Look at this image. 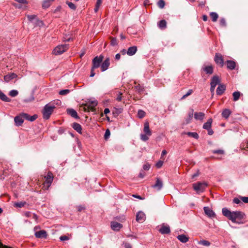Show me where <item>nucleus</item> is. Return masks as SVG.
Instances as JSON below:
<instances>
[{"mask_svg": "<svg viewBox=\"0 0 248 248\" xmlns=\"http://www.w3.org/2000/svg\"><path fill=\"white\" fill-rule=\"evenodd\" d=\"M157 5L160 8H163L165 6V2L163 0H159L157 2Z\"/></svg>", "mask_w": 248, "mask_h": 248, "instance_id": "obj_46", "label": "nucleus"}, {"mask_svg": "<svg viewBox=\"0 0 248 248\" xmlns=\"http://www.w3.org/2000/svg\"><path fill=\"white\" fill-rule=\"evenodd\" d=\"M70 92V90L68 89L62 90L59 92V94L61 95H64L69 93Z\"/></svg>", "mask_w": 248, "mask_h": 248, "instance_id": "obj_44", "label": "nucleus"}, {"mask_svg": "<svg viewBox=\"0 0 248 248\" xmlns=\"http://www.w3.org/2000/svg\"><path fill=\"white\" fill-rule=\"evenodd\" d=\"M241 94V93L239 91H236V92H234V93H232L233 100L234 101H236L238 100H239Z\"/></svg>", "mask_w": 248, "mask_h": 248, "instance_id": "obj_34", "label": "nucleus"}, {"mask_svg": "<svg viewBox=\"0 0 248 248\" xmlns=\"http://www.w3.org/2000/svg\"><path fill=\"white\" fill-rule=\"evenodd\" d=\"M163 164V161L162 160H159L155 164V166L157 168H160Z\"/></svg>", "mask_w": 248, "mask_h": 248, "instance_id": "obj_50", "label": "nucleus"}, {"mask_svg": "<svg viewBox=\"0 0 248 248\" xmlns=\"http://www.w3.org/2000/svg\"><path fill=\"white\" fill-rule=\"evenodd\" d=\"M68 46L67 44L59 45L53 49V53L56 55H61L68 49Z\"/></svg>", "mask_w": 248, "mask_h": 248, "instance_id": "obj_7", "label": "nucleus"}, {"mask_svg": "<svg viewBox=\"0 0 248 248\" xmlns=\"http://www.w3.org/2000/svg\"><path fill=\"white\" fill-rule=\"evenodd\" d=\"M145 219V215L142 211H139L136 215V220L139 222H142Z\"/></svg>", "mask_w": 248, "mask_h": 248, "instance_id": "obj_13", "label": "nucleus"}, {"mask_svg": "<svg viewBox=\"0 0 248 248\" xmlns=\"http://www.w3.org/2000/svg\"><path fill=\"white\" fill-rule=\"evenodd\" d=\"M222 215L231 220L233 223L238 224L243 223L242 222L237 221L236 220H241L245 217V214L242 212L239 211L231 212L227 208L224 207L222 209Z\"/></svg>", "mask_w": 248, "mask_h": 248, "instance_id": "obj_1", "label": "nucleus"}, {"mask_svg": "<svg viewBox=\"0 0 248 248\" xmlns=\"http://www.w3.org/2000/svg\"><path fill=\"white\" fill-rule=\"evenodd\" d=\"M66 3L68 5V6H69V7L72 9V10H76V6H75V5L72 2H69V1H66Z\"/></svg>", "mask_w": 248, "mask_h": 248, "instance_id": "obj_43", "label": "nucleus"}, {"mask_svg": "<svg viewBox=\"0 0 248 248\" xmlns=\"http://www.w3.org/2000/svg\"><path fill=\"white\" fill-rule=\"evenodd\" d=\"M18 94V92L16 90H12L9 93V95L11 97H15Z\"/></svg>", "mask_w": 248, "mask_h": 248, "instance_id": "obj_41", "label": "nucleus"}, {"mask_svg": "<svg viewBox=\"0 0 248 248\" xmlns=\"http://www.w3.org/2000/svg\"><path fill=\"white\" fill-rule=\"evenodd\" d=\"M15 1L18 2L19 3L21 4H27V0H15Z\"/></svg>", "mask_w": 248, "mask_h": 248, "instance_id": "obj_59", "label": "nucleus"}, {"mask_svg": "<svg viewBox=\"0 0 248 248\" xmlns=\"http://www.w3.org/2000/svg\"><path fill=\"white\" fill-rule=\"evenodd\" d=\"M24 118L22 116V114L20 116H17L15 117L14 121L16 125L20 126L24 122Z\"/></svg>", "mask_w": 248, "mask_h": 248, "instance_id": "obj_20", "label": "nucleus"}, {"mask_svg": "<svg viewBox=\"0 0 248 248\" xmlns=\"http://www.w3.org/2000/svg\"><path fill=\"white\" fill-rule=\"evenodd\" d=\"M226 90V86L224 84H219L217 89V94L218 95H222Z\"/></svg>", "mask_w": 248, "mask_h": 248, "instance_id": "obj_16", "label": "nucleus"}, {"mask_svg": "<svg viewBox=\"0 0 248 248\" xmlns=\"http://www.w3.org/2000/svg\"><path fill=\"white\" fill-rule=\"evenodd\" d=\"M215 61L217 64H219L221 66L223 65V60L221 55L216 54L215 57Z\"/></svg>", "mask_w": 248, "mask_h": 248, "instance_id": "obj_21", "label": "nucleus"}, {"mask_svg": "<svg viewBox=\"0 0 248 248\" xmlns=\"http://www.w3.org/2000/svg\"><path fill=\"white\" fill-rule=\"evenodd\" d=\"M212 153L215 154H224V151L223 150L218 149L212 151Z\"/></svg>", "mask_w": 248, "mask_h": 248, "instance_id": "obj_45", "label": "nucleus"}, {"mask_svg": "<svg viewBox=\"0 0 248 248\" xmlns=\"http://www.w3.org/2000/svg\"><path fill=\"white\" fill-rule=\"evenodd\" d=\"M186 134L188 136L192 137L195 139H198L199 138V135L196 132H188L186 133Z\"/></svg>", "mask_w": 248, "mask_h": 248, "instance_id": "obj_35", "label": "nucleus"}, {"mask_svg": "<svg viewBox=\"0 0 248 248\" xmlns=\"http://www.w3.org/2000/svg\"><path fill=\"white\" fill-rule=\"evenodd\" d=\"M208 186L205 182H198L192 184V187L197 194H200L204 191Z\"/></svg>", "mask_w": 248, "mask_h": 248, "instance_id": "obj_3", "label": "nucleus"}, {"mask_svg": "<svg viewBox=\"0 0 248 248\" xmlns=\"http://www.w3.org/2000/svg\"><path fill=\"white\" fill-rule=\"evenodd\" d=\"M150 165L149 164H145L143 166V169L146 170H149L150 169Z\"/></svg>", "mask_w": 248, "mask_h": 248, "instance_id": "obj_54", "label": "nucleus"}, {"mask_svg": "<svg viewBox=\"0 0 248 248\" xmlns=\"http://www.w3.org/2000/svg\"><path fill=\"white\" fill-rule=\"evenodd\" d=\"M45 178L46 181L43 184V187L45 189H48L53 181L54 176L53 173L51 171H48Z\"/></svg>", "mask_w": 248, "mask_h": 248, "instance_id": "obj_5", "label": "nucleus"}, {"mask_svg": "<svg viewBox=\"0 0 248 248\" xmlns=\"http://www.w3.org/2000/svg\"><path fill=\"white\" fill-rule=\"evenodd\" d=\"M72 127L74 130H76L78 133H81L82 127L80 124L77 123H74L72 124Z\"/></svg>", "mask_w": 248, "mask_h": 248, "instance_id": "obj_28", "label": "nucleus"}, {"mask_svg": "<svg viewBox=\"0 0 248 248\" xmlns=\"http://www.w3.org/2000/svg\"><path fill=\"white\" fill-rule=\"evenodd\" d=\"M202 70L207 74L211 75L213 73V67L212 65L205 66L202 68Z\"/></svg>", "mask_w": 248, "mask_h": 248, "instance_id": "obj_25", "label": "nucleus"}, {"mask_svg": "<svg viewBox=\"0 0 248 248\" xmlns=\"http://www.w3.org/2000/svg\"><path fill=\"white\" fill-rule=\"evenodd\" d=\"M233 202L236 204H239L240 203V200L238 198H234L233 199Z\"/></svg>", "mask_w": 248, "mask_h": 248, "instance_id": "obj_55", "label": "nucleus"}, {"mask_svg": "<svg viewBox=\"0 0 248 248\" xmlns=\"http://www.w3.org/2000/svg\"><path fill=\"white\" fill-rule=\"evenodd\" d=\"M109 61V58H107L100 65L101 70L102 72H104L108 69L110 65Z\"/></svg>", "mask_w": 248, "mask_h": 248, "instance_id": "obj_10", "label": "nucleus"}, {"mask_svg": "<svg viewBox=\"0 0 248 248\" xmlns=\"http://www.w3.org/2000/svg\"><path fill=\"white\" fill-rule=\"evenodd\" d=\"M203 210L205 214L209 217L212 218L215 217L216 216V214L215 212L208 206H205L203 208Z\"/></svg>", "mask_w": 248, "mask_h": 248, "instance_id": "obj_11", "label": "nucleus"}, {"mask_svg": "<svg viewBox=\"0 0 248 248\" xmlns=\"http://www.w3.org/2000/svg\"><path fill=\"white\" fill-rule=\"evenodd\" d=\"M0 248H11L8 246L3 245L0 242Z\"/></svg>", "mask_w": 248, "mask_h": 248, "instance_id": "obj_64", "label": "nucleus"}, {"mask_svg": "<svg viewBox=\"0 0 248 248\" xmlns=\"http://www.w3.org/2000/svg\"><path fill=\"white\" fill-rule=\"evenodd\" d=\"M110 135V131L108 129H107L106 131H105V135H104V138L105 140H107L108 138V137H109Z\"/></svg>", "mask_w": 248, "mask_h": 248, "instance_id": "obj_48", "label": "nucleus"}, {"mask_svg": "<svg viewBox=\"0 0 248 248\" xmlns=\"http://www.w3.org/2000/svg\"><path fill=\"white\" fill-rule=\"evenodd\" d=\"M200 173H199V170H198L197 171L194 173L192 175V178H194L195 177L198 176L199 175Z\"/></svg>", "mask_w": 248, "mask_h": 248, "instance_id": "obj_62", "label": "nucleus"}, {"mask_svg": "<svg viewBox=\"0 0 248 248\" xmlns=\"http://www.w3.org/2000/svg\"><path fill=\"white\" fill-rule=\"evenodd\" d=\"M55 0H45L42 3V7L44 9L48 8L51 4V1H54Z\"/></svg>", "mask_w": 248, "mask_h": 248, "instance_id": "obj_32", "label": "nucleus"}, {"mask_svg": "<svg viewBox=\"0 0 248 248\" xmlns=\"http://www.w3.org/2000/svg\"><path fill=\"white\" fill-rule=\"evenodd\" d=\"M104 57L103 55H100L99 56L95 57L92 61L93 69H95L100 66L101 63L103 61Z\"/></svg>", "mask_w": 248, "mask_h": 248, "instance_id": "obj_8", "label": "nucleus"}, {"mask_svg": "<svg viewBox=\"0 0 248 248\" xmlns=\"http://www.w3.org/2000/svg\"><path fill=\"white\" fill-rule=\"evenodd\" d=\"M26 204V202H15L14 204V206L15 207L21 208L24 207Z\"/></svg>", "mask_w": 248, "mask_h": 248, "instance_id": "obj_38", "label": "nucleus"}, {"mask_svg": "<svg viewBox=\"0 0 248 248\" xmlns=\"http://www.w3.org/2000/svg\"><path fill=\"white\" fill-rule=\"evenodd\" d=\"M215 87H215V86H212V85H211V87H210V91H211V93H212V94H214V93Z\"/></svg>", "mask_w": 248, "mask_h": 248, "instance_id": "obj_63", "label": "nucleus"}, {"mask_svg": "<svg viewBox=\"0 0 248 248\" xmlns=\"http://www.w3.org/2000/svg\"><path fill=\"white\" fill-rule=\"evenodd\" d=\"M219 24L221 26L226 27V22L225 19L224 18H221L220 19Z\"/></svg>", "mask_w": 248, "mask_h": 248, "instance_id": "obj_47", "label": "nucleus"}, {"mask_svg": "<svg viewBox=\"0 0 248 248\" xmlns=\"http://www.w3.org/2000/svg\"><path fill=\"white\" fill-rule=\"evenodd\" d=\"M177 239L181 242L185 243L188 241V237L185 234H180L177 236Z\"/></svg>", "mask_w": 248, "mask_h": 248, "instance_id": "obj_29", "label": "nucleus"}, {"mask_svg": "<svg viewBox=\"0 0 248 248\" xmlns=\"http://www.w3.org/2000/svg\"><path fill=\"white\" fill-rule=\"evenodd\" d=\"M26 16L29 21L33 24L34 27H40L43 25L42 21L38 19L36 15H27Z\"/></svg>", "mask_w": 248, "mask_h": 248, "instance_id": "obj_6", "label": "nucleus"}, {"mask_svg": "<svg viewBox=\"0 0 248 248\" xmlns=\"http://www.w3.org/2000/svg\"><path fill=\"white\" fill-rule=\"evenodd\" d=\"M68 239V237L66 235H62L60 237V239L61 241L67 240Z\"/></svg>", "mask_w": 248, "mask_h": 248, "instance_id": "obj_56", "label": "nucleus"}, {"mask_svg": "<svg viewBox=\"0 0 248 248\" xmlns=\"http://www.w3.org/2000/svg\"><path fill=\"white\" fill-rule=\"evenodd\" d=\"M145 115V112L142 110H139L138 112V116L139 118L142 119Z\"/></svg>", "mask_w": 248, "mask_h": 248, "instance_id": "obj_42", "label": "nucleus"}, {"mask_svg": "<svg viewBox=\"0 0 248 248\" xmlns=\"http://www.w3.org/2000/svg\"><path fill=\"white\" fill-rule=\"evenodd\" d=\"M143 132L144 134H141L140 139L143 141H146L149 140V137L152 135V131L150 129L149 123L146 122L144 124Z\"/></svg>", "mask_w": 248, "mask_h": 248, "instance_id": "obj_4", "label": "nucleus"}, {"mask_svg": "<svg viewBox=\"0 0 248 248\" xmlns=\"http://www.w3.org/2000/svg\"><path fill=\"white\" fill-rule=\"evenodd\" d=\"M67 113L71 117L75 118L78 119L79 117L78 115L77 111L73 108H68L67 109Z\"/></svg>", "mask_w": 248, "mask_h": 248, "instance_id": "obj_23", "label": "nucleus"}, {"mask_svg": "<svg viewBox=\"0 0 248 248\" xmlns=\"http://www.w3.org/2000/svg\"><path fill=\"white\" fill-rule=\"evenodd\" d=\"M123 245L124 248H132L131 244L128 243H124Z\"/></svg>", "mask_w": 248, "mask_h": 248, "instance_id": "obj_57", "label": "nucleus"}, {"mask_svg": "<svg viewBox=\"0 0 248 248\" xmlns=\"http://www.w3.org/2000/svg\"><path fill=\"white\" fill-rule=\"evenodd\" d=\"M135 89L139 93H140L144 90V87L139 84L135 86Z\"/></svg>", "mask_w": 248, "mask_h": 248, "instance_id": "obj_39", "label": "nucleus"}, {"mask_svg": "<svg viewBox=\"0 0 248 248\" xmlns=\"http://www.w3.org/2000/svg\"><path fill=\"white\" fill-rule=\"evenodd\" d=\"M210 16L212 18V20L213 22H216L217 21L218 17V16L217 15V14L216 12H211L210 13Z\"/></svg>", "mask_w": 248, "mask_h": 248, "instance_id": "obj_36", "label": "nucleus"}, {"mask_svg": "<svg viewBox=\"0 0 248 248\" xmlns=\"http://www.w3.org/2000/svg\"><path fill=\"white\" fill-rule=\"evenodd\" d=\"M22 116L23 117L24 119L28 120L30 122L34 121L37 118V115L36 114H34L32 116H30L27 113H22Z\"/></svg>", "mask_w": 248, "mask_h": 248, "instance_id": "obj_14", "label": "nucleus"}, {"mask_svg": "<svg viewBox=\"0 0 248 248\" xmlns=\"http://www.w3.org/2000/svg\"><path fill=\"white\" fill-rule=\"evenodd\" d=\"M163 186V182L159 178H157L155 183L153 186V187L156 188L157 190H160Z\"/></svg>", "mask_w": 248, "mask_h": 248, "instance_id": "obj_18", "label": "nucleus"}, {"mask_svg": "<svg viewBox=\"0 0 248 248\" xmlns=\"http://www.w3.org/2000/svg\"><path fill=\"white\" fill-rule=\"evenodd\" d=\"M85 209V207L82 205H79L77 206V209L78 211H81Z\"/></svg>", "mask_w": 248, "mask_h": 248, "instance_id": "obj_60", "label": "nucleus"}, {"mask_svg": "<svg viewBox=\"0 0 248 248\" xmlns=\"http://www.w3.org/2000/svg\"><path fill=\"white\" fill-rule=\"evenodd\" d=\"M194 118L196 120H199L202 121L205 116V114L203 112H195L194 114Z\"/></svg>", "mask_w": 248, "mask_h": 248, "instance_id": "obj_26", "label": "nucleus"}, {"mask_svg": "<svg viewBox=\"0 0 248 248\" xmlns=\"http://www.w3.org/2000/svg\"><path fill=\"white\" fill-rule=\"evenodd\" d=\"M49 104H53L55 105V106H60L61 104V101L59 100H54L53 102H51L49 103Z\"/></svg>", "mask_w": 248, "mask_h": 248, "instance_id": "obj_49", "label": "nucleus"}, {"mask_svg": "<svg viewBox=\"0 0 248 248\" xmlns=\"http://www.w3.org/2000/svg\"><path fill=\"white\" fill-rule=\"evenodd\" d=\"M122 93H121V92H119L118 94L117 95V96L116 98L117 101H121L122 100Z\"/></svg>", "mask_w": 248, "mask_h": 248, "instance_id": "obj_53", "label": "nucleus"}, {"mask_svg": "<svg viewBox=\"0 0 248 248\" xmlns=\"http://www.w3.org/2000/svg\"><path fill=\"white\" fill-rule=\"evenodd\" d=\"M227 67L230 70H233L236 66V63L234 61L232 60H227L226 61Z\"/></svg>", "mask_w": 248, "mask_h": 248, "instance_id": "obj_24", "label": "nucleus"}, {"mask_svg": "<svg viewBox=\"0 0 248 248\" xmlns=\"http://www.w3.org/2000/svg\"><path fill=\"white\" fill-rule=\"evenodd\" d=\"M17 77V75L14 73H11L8 74L4 77V79L5 82H8L10 81L11 80Z\"/></svg>", "mask_w": 248, "mask_h": 248, "instance_id": "obj_17", "label": "nucleus"}, {"mask_svg": "<svg viewBox=\"0 0 248 248\" xmlns=\"http://www.w3.org/2000/svg\"><path fill=\"white\" fill-rule=\"evenodd\" d=\"M0 99L3 101L6 102H10L11 99L7 97V96L0 90Z\"/></svg>", "mask_w": 248, "mask_h": 248, "instance_id": "obj_30", "label": "nucleus"}, {"mask_svg": "<svg viewBox=\"0 0 248 248\" xmlns=\"http://www.w3.org/2000/svg\"><path fill=\"white\" fill-rule=\"evenodd\" d=\"M35 236L39 238H45L47 236V233L46 231L41 230L35 232Z\"/></svg>", "mask_w": 248, "mask_h": 248, "instance_id": "obj_15", "label": "nucleus"}, {"mask_svg": "<svg viewBox=\"0 0 248 248\" xmlns=\"http://www.w3.org/2000/svg\"><path fill=\"white\" fill-rule=\"evenodd\" d=\"M198 244L206 247H208L211 245L210 242L205 240H202L199 241Z\"/></svg>", "mask_w": 248, "mask_h": 248, "instance_id": "obj_40", "label": "nucleus"}, {"mask_svg": "<svg viewBox=\"0 0 248 248\" xmlns=\"http://www.w3.org/2000/svg\"><path fill=\"white\" fill-rule=\"evenodd\" d=\"M55 108V106L54 104L49 103L46 104L42 111L43 118L45 120H48Z\"/></svg>", "mask_w": 248, "mask_h": 248, "instance_id": "obj_2", "label": "nucleus"}, {"mask_svg": "<svg viewBox=\"0 0 248 248\" xmlns=\"http://www.w3.org/2000/svg\"><path fill=\"white\" fill-rule=\"evenodd\" d=\"M110 44L112 46H115L117 45V42L116 38H112L110 42Z\"/></svg>", "mask_w": 248, "mask_h": 248, "instance_id": "obj_51", "label": "nucleus"}, {"mask_svg": "<svg viewBox=\"0 0 248 248\" xmlns=\"http://www.w3.org/2000/svg\"><path fill=\"white\" fill-rule=\"evenodd\" d=\"M231 113V111L229 109H225L223 110L222 112V116L223 118L226 119H228L230 114Z\"/></svg>", "mask_w": 248, "mask_h": 248, "instance_id": "obj_31", "label": "nucleus"}, {"mask_svg": "<svg viewBox=\"0 0 248 248\" xmlns=\"http://www.w3.org/2000/svg\"><path fill=\"white\" fill-rule=\"evenodd\" d=\"M122 109L121 108H114L113 110L112 113L113 116L116 117L120 113L122 112Z\"/></svg>", "mask_w": 248, "mask_h": 248, "instance_id": "obj_37", "label": "nucleus"}, {"mask_svg": "<svg viewBox=\"0 0 248 248\" xmlns=\"http://www.w3.org/2000/svg\"><path fill=\"white\" fill-rule=\"evenodd\" d=\"M159 232L162 234H169L170 232V226L168 225H165L163 224L160 228L159 229Z\"/></svg>", "mask_w": 248, "mask_h": 248, "instance_id": "obj_9", "label": "nucleus"}, {"mask_svg": "<svg viewBox=\"0 0 248 248\" xmlns=\"http://www.w3.org/2000/svg\"><path fill=\"white\" fill-rule=\"evenodd\" d=\"M33 100H34V97H33V96H32L29 98L25 99L24 100V102H31V101H32Z\"/></svg>", "mask_w": 248, "mask_h": 248, "instance_id": "obj_58", "label": "nucleus"}, {"mask_svg": "<svg viewBox=\"0 0 248 248\" xmlns=\"http://www.w3.org/2000/svg\"><path fill=\"white\" fill-rule=\"evenodd\" d=\"M167 22L165 20H161L158 23V26L160 29H164L166 28Z\"/></svg>", "mask_w": 248, "mask_h": 248, "instance_id": "obj_33", "label": "nucleus"}, {"mask_svg": "<svg viewBox=\"0 0 248 248\" xmlns=\"http://www.w3.org/2000/svg\"><path fill=\"white\" fill-rule=\"evenodd\" d=\"M220 83V79L217 76H214L211 79L210 85L216 87L217 85H219Z\"/></svg>", "mask_w": 248, "mask_h": 248, "instance_id": "obj_22", "label": "nucleus"}, {"mask_svg": "<svg viewBox=\"0 0 248 248\" xmlns=\"http://www.w3.org/2000/svg\"><path fill=\"white\" fill-rule=\"evenodd\" d=\"M208 131V134L209 135H212L214 134V131L211 129V128L207 130Z\"/></svg>", "mask_w": 248, "mask_h": 248, "instance_id": "obj_61", "label": "nucleus"}, {"mask_svg": "<svg viewBox=\"0 0 248 248\" xmlns=\"http://www.w3.org/2000/svg\"><path fill=\"white\" fill-rule=\"evenodd\" d=\"M241 200L246 203H248V197H241Z\"/></svg>", "mask_w": 248, "mask_h": 248, "instance_id": "obj_52", "label": "nucleus"}, {"mask_svg": "<svg viewBox=\"0 0 248 248\" xmlns=\"http://www.w3.org/2000/svg\"><path fill=\"white\" fill-rule=\"evenodd\" d=\"M110 224L111 229L115 231H119L123 227L122 224L116 221H112Z\"/></svg>", "mask_w": 248, "mask_h": 248, "instance_id": "obj_12", "label": "nucleus"}, {"mask_svg": "<svg viewBox=\"0 0 248 248\" xmlns=\"http://www.w3.org/2000/svg\"><path fill=\"white\" fill-rule=\"evenodd\" d=\"M137 51V47L136 46H132L129 47L126 52V54L128 56H133L134 55Z\"/></svg>", "mask_w": 248, "mask_h": 248, "instance_id": "obj_19", "label": "nucleus"}, {"mask_svg": "<svg viewBox=\"0 0 248 248\" xmlns=\"http://www.w3.org/2000/svg\"><path fill=\"white\" fill-rule=\"evenodd\" d=\"M213 122V120L212 118H209L207 122L205 123L203 125V128L206 130H207L210 128H211L212 124Z\"/></svg>", "mask_w": 248, "mask_h": 248, "instance_id": "obj_27", "label": "nucleus"}]
</instances>
